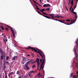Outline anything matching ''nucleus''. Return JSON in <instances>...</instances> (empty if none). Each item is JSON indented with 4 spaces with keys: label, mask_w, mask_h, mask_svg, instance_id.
I'll use <instances>...</instances> for the list:
<instances>
[{
    "label": "nucleus",
    "mask_w": 78,
    "mask_h": 78,
    "mask_svg": "<svg viewBox=\"0 0 78 78\" xmlns=\"http://www.w3.org/2000/svg\"><path fill=\"white\" fill-rule=\"evenodd\" d=\"M30 73H35V72L34 71H30Z\"/></svg>",
    "instance_id": "nucleus-20"
},
{
    "label": "nucleus",
    "mask_w": 78,
    "mask_h": 78,
    "mask_svg": "<svg viewBox=\"0 0 78 78\" xmlns=\"http://www.w3.org/2000/svg\"><path fill=\"white\" fill-rule=\"evenodd\" d=\"M37 50H38V51H40V53L42 55H43V56L44 57L43 58V62H44V61H45V55H44V53H43V52L41 50H39V49H37Z\"/></svg>",
    "instance_id": "nucleus-5"
},
{
    "label": "nucleus",
    "mask_w": 78,
    "mask_h": 78,
    "mask_svg": "<svg viewBox=\"0 0 78 78\" xmlns=\"http://www.w3.org/2000/svg\"><path fill=\"white\" fill-rule=\"evenodd\" d=\"M73 2H71V4L72 6H73Z\"/></svg>",
    "instance_id": "nucleus-43"
},
{
    "label": "nucleus",
    "mask_w": 78,
    "mask_h": 78,
    "mask_svg": "<svg viewBox=\"0 0 78 78\" xmlns=\"http://www.w3.org/2000/svg\"><path fill=\"white\" fill-rule=\"evenodd\" d=\"M3 58H5V57H4L3 54H2L0 57V60H2V59H3Z\"/></svg>",
    "instance_id": "nucleus-8"
},
{
    "label": "nucleus",
    "mask_w": 78,
    "mask_h": 78,
    "mask_svg": "<svg viewBox=\"0 0 78 78\" xmlns=\"http://www.w3.org/2000/svg\"><path fill=\"white\" fill-rule=\"evenodd\" d=\"M5 63H6V64H8V65H9V62L8 61H5Z\"/></svg>",
    "instance_id": "nucleus-29"
},
{
    "label": "nucleus",
    "mask_w": 78,
    "mask_h": 78,
    "mask_svg": "<svg viewBox=\"0 0 78 78\" xmlns=\"http://www.w3.org/2000/svg\"><path fill=\"white\" fill-rule=\"evenodd\" d=\"M5 29L7 30V31H8V30H9L8 28H5Z\"/></svg>",
    "instance_id": "nucleus-39"
},
{
    "label": "nucleus",
    "mask_w": 78,
    "mask_h": 78,
    "mask_svg": "<svg viewBox=\"0 0 78 78\" xmlns=\"http://www.w3.org/2000/svg\"><path fill=\"white\" fill-rule=\"evenodd\" d=\"M75 42L76 44L77 45V46L78 47V40H76L75 41Z\"/></svg>",
    "instance_id": "nucleus-14"
},
{
    "label": "nucleus",
    "mask_w": 78,
    "mask_h": 78,
    "mask_svg": "<svg viewBox=\"0 0 78 78\" xmlns=\"http://www.w3.org/2000/svg\"><path fill=\"white\" fill-rule=\"evenodd\" d=\"M27 56H30V55H28Z\"/></svg>",
    "instance_id": "nucleus-62"
},
{
    "label": "nucleus",
    "mask_w": 78,
    "mask_h": 78,
    "mask_svg": "<svg viewBox=\"0 0 78 78\" xmlns=\"http://www.w3.org/2000/svg\"><path fill=\"white\" fill-rule=\"evenodd\" d=\"M6 42L8 41V40H7V39H5V40H4V42H5L6 43Z\"/></svg>",
    "instance_id": "nucleus-28"
},
{
    "label": "nucleus",
    "mask_w": 78,
    "mask_h": 78,
    "mask_svg": "<svg viewBox=\"0 0 78 78\" xmlns=\"http://www.w3.org/2000/svg\"><path fill=\"white\" fill-rule=\"evenodd\" d=\"M74 53L76 55V57L75 58H76V59H77V55L76 54V50H75V49H74Z\"/></svg>",
    "instance_id": "nucleus-10"
},
{
    "label": "nucleus",
    "mask_w": 78,
    "mask_h": 78,
    "mask_svg": "<svg viewBox=\"0 0 78 78\" xmlns=\"http://www.w3.org/2000/svg\"><path fill=\"white\" fill-rule=\"evenodd\" d=\"M24 66L26 70H29L30 69V68H29L28 65L25 64Z\"/></svg>",
    "instance_id": "nucleus-6"
},
{
    "label": "nucleus",
    "mask_w": 78,
    "mask_h": 78,
    "mask_svg": "<svg viewBox=\"0 0 78 78\" xmlns=\"http://www.w3.org/2000/svg\"><path fill=\"white\" fill-rule=\"evenodd\" d=\"M0 28H1V30H4V29H5V28L3 27V26H0Z\"/></svg>",
    "instance_id": "nucleus-21"
},
{
    "label": "nucleus",
    "mask_w": 78,
    "mask_h": 78,
    "mask_svg": "<svg viewBox=\"0 0 78 78\" xmlns=\"http://www.w3.org/2000/svg\"><path fill=\"white\" fill-rule=\"evenodd\" d=\"M32 67H33V69H34V67H36V65H34L32 66Z\"/></svg>",
    "instance_id": "nucleus-37"
},
{
    "label": "nucleus",
    "mask_w": 78,
    "mask_h": 78,
    "mask_svg": "<svg viewBox=\"0 0 78 78\" xmlns=\"http://www.w3.org/2000/svg\"><path fill=\"white\" fill-rule=\"evenodd\" d=\"M38 13L39 14H40V15H42V13H41V12L39 11V10L37 11Z\"/></svg>",
    "instance_id": "nucleus-23"
},
{
    "label": "nucleus",
    "mask_w": 78,
    "mask_h": 78,
    "mask_svg": "<svg viewBox=\"0 0 78 78\" xmlns=\"http://www.w3.org/2000/svg\"><path fill=\"white\" fill-rule=\"evenodd\" d=\"M43 12V15H44V13H45L44 12Z\"/></svg>",
    "instance_id": "nucleus-60"
},
{
    "label": "nucleus",
    "mask_w": 78,
    "mask_h": 78,
    "mask_svg": "<svg viewBox=\"0 0 78 78\" xmlns=\"http://www.w3.org/2000/svg\"><path fill=\"white\" fill-rule=\"evenodd\" d=\"M35 5H36V6L37 7H36V8L37 9H38V10H39V9H40L38 7V6H37V5H36V4H35Z\"/></svg>",
    "instance_id": "nucleus-19"
},
{
    "label": "nucleus",
    "mask_w": 78,
    "mask_h": 78,
    "mask_svg": "<svg viewBox=\"0 0 78 78\" xmlns=\"http://www.w3.org/2000/svg\"><path fill=\"white\" fill-rule=\"evenodd\" d=\"M45 17H46V18H47V19H50V18H51V17L47 16H46Z\"/></svg>",
    "instance_id": "nucleus-25"
},
{
    "label": "nucleus",
    "mask_w": 78,
    "mask_h": 78,
    "mask_svg": "<svg viewBox=\"0 0 78 78\" xmlns=\"http://www.w3.org/2000/svg\"><path fill=\"white\" fill-rule=\"evenodd\" d=\"M43 7H47V4H44L43 5Z\"/></svg>",
    "instance_id": "nucleus-32"
},
{
    "label": "nucleus",
    "mask_w": 78,
    "mask_h": 78,
    "mask_svg": "<svg viewBox=\"0 0 78 78\" xmlns=\"http://www.w3.org/2000/svg\"><path fill=\"white\" fill-rule=\"evenodd\" d=\"M32 48H32L30 46H28V48H26V49H27V50H28V49H32Z\"/></svg>",
    "instance_id": "nucleus-13"
},
{
    "label": "nucleus",
    "mask_w": 78,
    "mask_h": 78,
    "mask_svg": "<svg viewBox=\"0 0 78 78\" xmlns=\"http://www.w3.org/2000/svg\"><path fill=\"white\" fill-rule=\"evenodd\" d=\"M58 22H61V23H64V22H63V21L61 20H58Z\"/></svg>",
    "instance_id": "nucleus-17"
},
{
    "label": "nucleus",
    "mask_w": 78,
    "mask_h": 78,
    "mask_svg": "<svg viewBox=\"0 0 78 78\" xmlns=\"http://www.w3.org/2000/svg\"><path fill=\"white\" fill-rule=\"evenodd\" d=\"M25 62H23V63H22V64H25Z\"/></svg>",
    "instance_id": "nucleus-63"
},
{
    "label": "nucleus",
    "mask_w": 78,
    "mask_h": 78,
    "mask_svg": "<svg viewBox=\"0 0 78 78\" xmlns=\"http://www.w3.org/2000/svg\"><path fill=\"white\" fill-rule=\"evenodd\" d=\"M76 78H78V76H76Z\"/></svg>",
    "instance_id": "nucleus-64"
},
{
    "label": "nucleus",
    "mask_w": 78,
    "mask_h": 78,
    "mask_svg": "<svg viewBox=\"0 0 78 78\" xmlns=\"http://www.w3.org/2000/svg\"><path fill=\"white\" fill-rule=\"evenodd\" d=\"M37 65L39 66H40V63H39V62L37 63Z\"/></svg>",
    "instance_id": "nucleus-38"
},
{
    "label": "nucleus",
    "mask_w": 78,
    "mask_h": 78,
    "mask_svg": "<svg viewBox=\"0 0 78 78\" xmlns=\"http://www.w3.org/2000/svg\"><path fill=\"white\" fill-rule=\"evenodd\" d=\"M39 59L40 60V59L38 58H37V59H36V62L37 63L39 62Z\"/></svg>",
    "instance_id": "nucleus-18"
},
{
    "label": "nucleus",
    "mask_w": 78,
    "mask_h": 78,
    "mask_svg": "<svg viewBox=\"0 0 78 78\" xmlns=\"http://www.w3.org/2000/svg\"><path fill=\"white\" fill-rule=\"evenodd\" d=\"M44 14H45V15H47V16H49V14H48L46 13H44Z\"/></svg>",
    "instance_id": "nucleus-46"
},
{
    "label": "nucleus",
    "mask_w": 78,
    "mask_h": 78,
    "mask_svg": "<svg viewBox=\"0 0 78 78\" xmlns=\"http://www.w3.org/2000/svg\"><path fill=\"white\" fill-rule=\"evenodd\" d=\"M32 1H33V2H34V3H35V4H36V2L35 1H34L33 0Z\"/></svg>",
    "instance_id": "nucleus-44"
},
{
    "label": "nucleus",
    "mask_w": 78,
    "mask_h": 78,
    "mask_svg": "<svg viewBox=\"0 0 78 78\" xmlns=\"http://www.w3.org/2000/svg\"><path fill=\"white\" fill-rule=\"evenodd\" d=\"M7 27L8 28H9L11 30V31L12 32V34H13V36L14 37H15L16 35H15V34H14V30H13V29L10 26H9L8 25H7Z\"/></svg>",
    "instance_id": "nucleus-2"
},
{
    "label": "nucleus",
    "mask_w": 78,
    "mask_h": 78,
    "mask_svg": "<svg viewBox=\"0 0 78 78\" xmlns=\"http://www.w3.org/2000/svg\"><path fill=\"white\" fill-rule=\"evenodd\" d=\"M64 24H65V25H71L70 24V23H64Z\"/></svg>",
    "instance_id": "nucleus-34"
},
{
    "label": "nucleus",
    "mask_w": 78,
    "mask_h": 78,
    "mask_svg": "<svg viewBox=\"0 0 78 78\" xmlns=\"http://www.w3.org/2000/svg\"><path fill=\"white\" fill-rule=\"evenodd\" d=\"M0 51L2 53V51H2V49H0Z\"/></svg>",
    "instance_id": "nucleus-40"
},
{
    "label": "nucleus",
    "mask_w": 78,
    "mask_h": 78,
    "mask_svg": "<svg viewBox=\"0 0 78 78\" xmlns=\"http://www.w3.org/2000/svg\"><path fill=\"white\" fill-rule=\"evenodd\" d=\"M42 10L43 11H46V10H45V9H42Z\"/></svg>",
    "instance_id": "nucleus-47"
},
{
    "label": "nucleus",
    "mask_w": 78,
    "mask_h": 78,
    "mask_svg": "<svg viewBox=\"0 0 78 78\" xmlns=\"http://www.w3.org/2000/svg\"><path fill=\"white\" fill-rule=\"evenodd\" d=\"M55 20H56V21H58V20L56 19H55Z\"/></svg>",
    "instance_id": "nucleus-61"
},
{
    "label": "nucleus",
    "mask_w": 78,
    "mask_h": 78,
    "mask_svg": "<svg viewBox=\"0 0 78 78\" xmlns=\"http://www.w3.org/2000/svg\"><path fill=\"white\" fill-rule=\"evenodd\" d=\"M5 76L7 75V72H6V71H5Z\"/></svg>",
    "instance_id": "nucleus-35"
},
{
    "label": "nucleus",
    "mask_w": 78,
    "mask_h": 78,
    "mask_svg": "<svg viewBox=\"0 0 78 78\" xmlns=\"http://www.w3.org/2000/svg\"><path fill=\"white\" fill-rule=\"evenodd\" d=\"M73 20H71L70 21L71 22L70 23V25H72V24L73 23H75V20H74L73 21Z\"/></svg>",
    "instance_id": "nucleus-9"
},
{
    "label": "nucleus",
    "mask_w": 78,
    "mask_h": 78,
    "mask_svg": "<svg viewBox=\"0 0 78 78\" xmlns=\"http://www.w3.org/2000/svg\"><path fill=\"white\" fill-rule=\"evenodd\" d=\"M15 58H18V56H16L14 57Z\"/></svg>",
    "instance_id": "nucleus-42"
},
{
    "label": "nucleus",
    "mask_w": 78,
    "mask_h": 78,
    "mask_svg": "<svg viewBox=\"0 0 78 78\" xmlns=\"http://www.w3.org/2000/svg\"><path fill=\"white\" fill-rule=\"evenodd\" d=\"M40 11H41V12H43V10H42V9H41V10H40Z\"/></svg>",
    "instance_id": "nucleus-45"
},
{
    "label": "nucleus",
    "mask_w": 78,
    "mask_h": 78,
    "mask_svg": "<svg viewBox=\"0 0 78 78\" xmlns=\"http://www.w3.org/2000/svg\"><path fill=\"white\" fill-rule=\"evenodd\" d=\"M49 16H51V17H52V18H55V16H54L52 15H49Z\"/></svg>",
    "instance_id": "nucleus-33"
},
{
    "label": "nucleus",
    "mask_w": 78,
    "mask_h": 78,
    "mask_svg": "<svg viewBox=\"0 0 78 78\" xmlns=\"http://www.w3.org/2000/svg\"><path fill=\"white\" fill-rule=\"evenodd\" d=\"M37 50H38V51H40V53L42 55H43V56L44 57L43 58V62H44V61H45V55H44V53H43V52L41 50H39V49H37Z\"/></svg>",
    "instance_id": "nucleus-4"
},
{
    "label": "nucleus",
    "mask_w": 78,
    "mask_h": 78,
    "mask_svg": "<svg viewBox=\"0 0 78 78\" xmlns=\"http://www.w3.org/2000/svg\"><path fill=\"white\" fill-rule=\"evenodd\" d=\"M18 78H22L21 77V76H19Z\"/></svg>",
    "instance_id": "nucleus-54"
},
{
    "label": "nucleus",
    "mask_w": 78,
    "mask_h": 78,
    "mask_svg": "<svg viewBox=\"0 0 78 78\" xmlns=\"http://www.w3.org/2000/svg\"><path fill=\"white\" fill-rule=\"evenodd\" d=\"M47 7H50V5L48 4H47Z\"/></svg>",
    "instance_id": "nucleus-30"
},
{
    "label": "nucleus",
    "mask_w": 78,
    "mask_h": 78,
    "mask_svg": "<svg viewBox=\"0 0 78 78\" xmlns=\"http://www.w3.org/2000/svg\"><path fill=\"white\" fill-rule=\"evenodd\" d=\"M73 75V73H72L70 75V78L71 77H72Z\"/></svg>",
    "instance_id": "nucleus-22"
},
{
    "label": "nucleus",
    "mask_w": 78,
    "mask_h": 78,
    "mask_svg": "<svg viewBox=\"0 0 78 78\" xmlns=\"http://www.w3.org/2000/svg\"><path fill=\"white\" fill-rule=\"evenodd\" d=\"M76 74H77V75H78V71H76Z\"/></svg>",
    "instance_id": "nucleus-57"
},
{
    "label": "nucleus",
    "mask_w": 78,
    "mask_h": 78,
    "mask_svg": "<svg viewBox=\"0 0 78 78\" xmlns=\"http://www.w3.org/2000/svg\"><path fill=\"white\" fill-rule=\"evenodd\" d=\"M16 74H17V75H20V71H18L16 73Z\"/></svg>",
    "instance_id": "nucleus-16"
},
{
    "label": "nucleus",
    "mask_w": 78,
    "mask_h": 78,
    "mask_svg": "<svg viewBox=\"0 0 78 78\" xmlns=\"http://www.w3.org/2000/svg\"><path fill=\"white\" fill-rule=\"evenodd\" d=\"M39 54L42 58V59H40V63L41 62V64L40 69H43V64H44L45 63V61L44 62V56H43V55H42V54L41 52H40L39 53Z\"/></svg>",
    "instance_id": "nucleus-1"
},
{
    "label": "nucleus",
    "mask_w": 78,
    "mask_h": 78,
    "mask_svg": "<svg viewBox=\"0 0 78 78\" xmlns=\"http://www.w3.org/2000/svg\"><path fill=\"white\" fill-rule=\"evenodd\" d=\"M73 77L75 78L76 77V76H75V75H73Z\"/></svg>",
    "instance_id": "nucleus-41"
},
{
    "label": "nucleus",
    "mask_w": 78,
    "mask_h": 78,
    "mask_svg": "<svg viewBox=\"0 0 78 78\" xmlns=\"http://www.w3.org/2000/svg\"><path fill=\"white\" fill-rule=\"evenodd\" d=\"M13 74H14V72H13L9 73V76H10V75H13Z\"/></svg>",
    "instance_id": "nucleus-12"
},
{
    "label": "nucleus",
    "mask_w": 78,
    "mask_h": 78,
    "mask_svg": "<svg viewBox=\"0 0 78 78\" xmlns=\"http://www.w3.org/2000/svg\"><path fill=\"white\" fill-rule=\"evenodd\" d=\"M51 19H53V20H55V18H52Z\"/></svg>",
    "instance_id": "nucleus-55"
},
{
    "label": "nucleus",
    "mask_w": 78,
    "mask_h": 78,
    "mask_svg": "<svg viewBox=\"0 0 78 78\" xmlns=\"http://www.w3.org/2000/svg\"><path fill=\"white\" fill-rule=\"evenodd\" d=\"M5 78H8V76L7 75L5 76Z\"/></svg>",
    "instance_id": "nucleus-50"
},
{
    "label": "nucleus",
    "mask_w": 78,
    "mask_h": 78,
    "mask_svg": "<svg viewBox=\"0 0 78 78\" xmlns=\"http://www.w3.org/2000/svg\"><path fill=\"white\" fill-rule=\"evenodd\" d=\"M76 8V5L74 7V9H75V8Z\"/></svg>",
    "instance_id": "nucleus-49"
},
{
    "label": "nucleus",
    "mask_w": 78,
    "mask_h": 78,
    "mask_svg": "<svg viewBox=\"0 0 78 78\" xmlns=\"http://www.w3.org/2000/svg\"><path fill=\"white\" fill-rule=\"evenodd\" d=\"M40 75H41V73H38L37 74V76H38V77H39L40 76Z\"/></svg>",
    "instance_id": "nucleus-24"
},
{
    "label": "nucleus",
    "mask_w": 78,
    "mask_h": 78,
    "mask_svg": "<svg viewBox=\"0 0 78 78\" xmlns=\"http://www.w3.org/2000/svg\"><path fill=\"white\" fill-rule=\"evenodd\" d=\"M31 62H33V60L31 59L30 60L27 62L25 64L26 65H28Z\"/></svg>",
    "instance_id": "nucleus-7"
},
{
    "label": "nucleus",
    "mask_w": 78,
    "mask_h": 78,
    "mask_svg": "<svg viewBox=\"0 0 78 78\" xmlns=\"http://www.w3.org/2000/svg\"><path fill=\"white\" fill-rule=\"evenodd\" d=\"M75 67L76 68H78V63H76L75 64Z\"/></svg>",
    "instance_id": "nucleus-15"
},
{
    "label": "nucleus",
    "mask_w": 78,
    "mask_h": 78,
    "mask_svg": "<svg viewBox=\"0 0 78 78\" xmlns=\"http://www.w3.org/2000/svg\"><path fill=\"white\" fill-rule=\"evenodd\" d=\"M66 10H67V11H69V10H68V9H67V7H66Z\"/></svg>",
    "instance_id": "nucleus-59"
},
{
    "label": "nucleus",
    "mask_w": 78,
    "mask_h": 78,
    "mask_svg": "<svg viewBox=\"0 0 78 78\" xmlns=\"http://www.w3.org/2000/svg\"><path fill=\"white\" fill-rule=\"evenodd\" d=\"M66 21H68V22H70V20H66Z\"/></svg>",
    "instance_id": "nucleus-51"
},
{
    "label": "nucleus",
    "mask_w": 78,
    "mask_h": 78,
    "mask_svg": "<svg viewBox=\"0 0 78 78\" xmlns=\"http://www.w3.org/2000/svg\"><path fill=\"white\" fill-rule=\"evenodd\" d=\"M37 5H39V6H41V5H39V4L38 3V4Z\"/></svg>",
    "instance_id": "nucleus-58"
},
{
    "label": "nucleus",
    "mask_w": 78,
    "mask_h": 78,
    "mask_svg": "<svg viewBox=\"0 0 78 78\" xmlns=\"http://www.w3.org/2000/svg\"><path fill=\"white\" fill-rule=\"evenodd\" d=\"M15 59H16V58L15 57H13V60H15Z\"/></svg>",
    "instance_id": "nucleus-52"
},
{
    "label": "nucleus",
    "mask_w": 78,
    "mask_h": 78,
    "mask_svg": "<svg viewBox=\"0 0 78 78\" xmlns=\"http://www.w3.org/2000/svg\"><path fill=\"white\" fill-rule=\"evenodd\" d=\"M41 16H44V17H45L46 16L43 15L42 14Z\"/></svg>",
    "instance_id": "nucleus-53"
},
{
    "label": "nucleus",
    "mask_w": 78,
    "mask_h": 78,
    "mask_svg": "<svg viewBox=\"0 0 78 78\" xmlns=\"http://www.w3.org/2000/svg\"><path fill=\"white\" fill-rule=\"evenodd\" d=\"M72 12H73L74 13L75 16V19L76 20V19H77V14H76V13L75 12H73V11H74L75 9L73 10V8H72Z\"/></svg>",
    "instance_id": "nucleus-3"
},
{
    "label": "nucleus",
    "mask_w": 78,
    "mask_h": 78,
    "mask_svg": "<svg viewBox=\"0 0 78 78\" xmlns=\"http://www.w3.org/2000/svg\"><path fill=\"white\" fill-rule=\"evenodd\" d=\"M70 2H71V1H69V3H68V5H70Z\"/></svg>",
    "instance_id": "nucleus-48"
},
{
    "label": "nucleus",
    "mask_w": 78,
    "mask_h": 78,
    "mask_svg": "<svg viewBox=\"0 0 78 78\" xmlns=\"http://www.w3.org/2000/svg\"><path fill=\"white\" fill-rule=\"evenodd\" d=\"M6 60H8V59L9 58V56H7L6 57Z\"/></svg>",
    "instance_id": "nucleus-27"
},
{
    "label": "nucleus",
    "mask_w": 78,
    "mask_h": 78,
    "mask_svg": "<svg viewBox=\"0 0 78 78\" xmlns=\"http://www.w3.org/2000/svg\"><path fill=\"white\" fill-rule=\"evenodd\" d=\"M20 73L21 74H23V72L22 70L20 71Z\"/></svg>",
    "instance_id": "nucleus-31"
},
{
    "label": "nucleus",
    "mask_w": 78,
    "mask_h": 78,
    "mask_svg": "<svg viewBox=\"0 0 78 78\" xmlns=\"http://www.w3.org/2000/svg\"><path fill=\"white\" fill-rule=\"evenodd\" d=\"M32 50L33 51H34L35 52H36L37 53V50L36 49H35V48H33Z\"/></svg>",
    "instance_id": "nucleus-11"
},
{
    "label": "nucleus",
    "mask_w": 78,
    "mask_h": 78,
    "mask_svg": "<svg viewBox=\"0 0 78 78\" xmlns=\"http://www.w3.org/2000/svg\"><path fill=\"white\" fill-rule=\"evenodd\" d=\"M31 73H28V75L29 76H30L31 75Z\"/></svg>",
    "instance_id": "nucleus-36"
},
{
    "label": "nucleus",
    "mask_w": 78,
    "mask_h": 78,
    "mask_svg": "<svg viewBox=\"0 0 78 78\" xmlns=\"http://www.w3.org/2000/svg\"><path fill=\"white\" fill-rule=\"evenodd\" d=\"M45 10H46H46H47V11H50V8H48L46 9Z\"/></svg>",
    "instance_id": "nucleus-26"
},
{
    "label": "nucleus",
    "mask_w": 78,
    "mask_h": 78,
    "mask_svg": "<svg viewBox=\"0 0 78 78\" xmlns=\"http://www.w3.org/2000/svg\"><path fill=\"white\" fill-rule=\"evenodd\" d=\"M30 78H32V77H33V76L31 75V76H30Z\"/></svg>",
    "instance_id": "nucleus-56"
}]
</instances>
